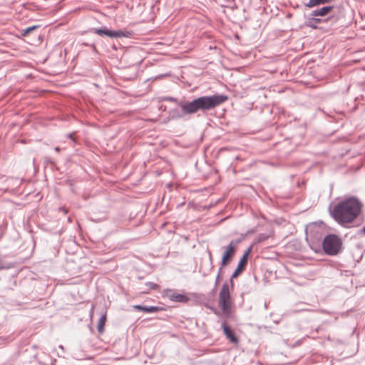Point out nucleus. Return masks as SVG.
<instances>
[{
	"mask_svg": "<svg viewBox=\"0 0 365 365\" xmlns=\"http://www.w3.org/2000/svg\"><path fill=\"white\" fill-rule=\"evenodd\" d=\"M227 100V96L222 94H215L212 96H203L187 101L186 109L190 115L194 114L199 110L207 111L215 108Z\"/></svg>",
	"mask_w": 365,
	"mask_h": 365,
	"instance_id": "nucleus-2",
	"label": "nucleus"
},
{
	"mask_svg": "<svg viewBox=\"0 0 365 365\" xmlns=\"http://www.w3.org/2000/svg\"><path fill=\"white\" fill-rule=\"evenodd\" d=\"M220 279V276H219V274H217V277H216V279H215V287H217L218 285Z\"/></svg>",
	"mask_w": 365,
	"mask_h": 365,
	"instance_id": "nucleus-19",
	"label": "nucleus"
},
{
	"mask_svg": "<svg viewBox=\"0 0 365 365\" xmlns=\"http://www.w3.org/2000/svg\"><path fill=\"white\" fill-rule=\"evenodd\" d=\"M106 321V314L101 315L98 323V331L100 334H102L104 331V326Z\"/></svg>",
	"mask_w": 365,
	"mask_h": 365,
	"instance_id": "nucleus-14",
	"label": "nucleus"
},
{
	"mask_svg": "<svg viewBox=\"0 0 365 365\" xmlns=\"http://www.w3.org/2000/svg\"><path fill=\"white\" fill-rule=\"evenodd\" d=\"M309 19H310V21H311L314 22L315 24H320V23H322V21H327V19H320V18H317V16H310V17H309Z\"/></svg>",
	"mask_w": 365,
	"mask_h": 365,
	"instance_id": "nucleus-16",
	"label": "nucleus"
},
{
	"mask_svg": "<svg viewBox=\"0 0 365 365\" xmlns=\"http://www.w3.org/2000/svg\"><path fill=\"white\" fill-rule=\"evenodd\" d=\"M362 204L358 198L351 197L336 204L330 215L339 225L345 226L356 219L361 213Z\"/></svg>",
	"mask_w": 365,
	"mask_h": 365,
	"instance_id": "nucleus-1",
	"label": "nucleus"
},
{
	"mask_svg": "<svg viewBox=\"0 0 365 365\" xmlns=\"http://www.w3.org/2000/svg\"><path fill=\"white\" fill-rule=\"evenodd\" d=\"M59 348H60V349H63V346L60 345V346H59Z\"/></svg>",
	"mask_w": 365,
	"mask_h": 365,
	"instance_id": "nucleus-27",
	"label": "nucleus"
},
{
	"mask_svg": "<svg viewBox=\"0 0 365 365\" xmlns=\"http://www.w3.org/2000/svg\"><path fill=\"white\" fill-rule=\"evenodd\" d=\"M165 108H166V107H165V106H164V107H163V106H160V110H165Z\"/></svg>",
	"mask_w": 365,
	"mask_h": 365,
	"instance_id": "nucleus-24",
	"label": "nucleus"
},
{
	"mask_svg": "<svg viewBox=\"0 0 365 365\" xmlns=\"http://www.w3.org/2000/svg\"><path fill=\"white\" fill-rule=\"evenodd\" d=\"M250 250H251V247H249L245 252L244 255H242V258L240 259V260L238 263V265H237L236 269L232 273V274L230 279V283L231 287H233V286H234L233 279L237 277L245 269V267L247 263V257H248V255H250Z\"/></svg>",
	"mask_w": 365,
	"mask_h": 365,
	"instance_id": "nucleus-8",
	"label": "nucleus"
},
{
	"mask_svg": "<svg viewBox=\"0 0 365 365\" xmlns=\"http://www.w3.org/2000/svg\"><path fill=\"white\" fill-rule=\"evenodd\" d=\"M361 232L365 234V226L363 227Z\"/></svg>",
	"mask_w": 365,
	"mask_h": 365,
	"instance_id": "nucleus-26",
	"label": "nucleus"
},
{
	"mask_svg": "<svg viewBox=\"0 0 365 365\" xmlns=\"http://www.w3.org/2000/svg\"><path fill=\"white\" fill-rule=\"evenodd\" d=\"M265 238H266V237H259L257 241L261 242V241L264 240Z\"/></svg>",
	"mask_w": 365,
	"mask_h": 365,
	"instance_id": "nucleus-21",
	"label": "nucleus"
},
{
	"mask_svg": "<svg viewBox=\"0 0 365 365\" xmlns=\"http://www.w3.org/2000/svg\"><path fill=\"white\" fill-rule=\"evenodd\" d=\"M179 108H175L170 109L168 112L169 120H178L184 118L185 115H190V113L186 109L187 101L185 100H181L180 102L177 104Z\"/></svg>",
	"mask_w": 365,
	"mask_h": 365,
	"instance_id": "nucleus-7",
	"label": "nucleus"
},
{
	"mask_svg": "<svg viewBox=\"0 0 365 365\" xmlns=\"http://www.w3.org/2000/svg\"><path fill=\"white\" fill-rule=\"evenodd\" d=\"M334 9V6H323L322 8L321 9H315L314 11H312L310 14H309V16H325L326 15H327L331 11H332Z\"/></svg>",
	"mask_w": 365,
	"mask_h": 365,
	"instance_id": "nucleus-12",
	"label": "nucleus"
},
{
	"mask_svg": "<svg viewBox=\"0 0 365 365\" xmlns=\"http://www.w3.org/2000/svg\"><path fill=\"white\" fill-rule=\"evenodd\" d=\"M222 328L227 339L232 343L237 344L239 343V339L235 336L234 331L227 325L225 322L222 324Z\"/></svg>",
	"mask_w": 365,
	"mask_h": 365,
	"instance_id": "nucleus-10",
	"label": "nucleus"
},
{
	"mask_svg": "<svg viewBox=\"0 0 365 365\" xmlns=\"http://www.w3.org/2000/svg\"><path fill=\"white\" fill-rule=\"evenodd\" d=\"M163 101H166L173 102V103H175L176 105L178 104V103L180 102V101H181V100H178V98H176L169 97V96H167V97H164V98H163Z\"/></svg>",
	"mask_w": 365,
	"mask_h": 365,
	"instance_id": "nucleus-17",
	"label": "nucleus"
},
{
	"mask_svg": "<svg viewBox=\"0 0 365 365\" xmlns=\"http://www.w3.org/2000/svg\"><path fill=\"white\" fill-rule=\"evenodd\" d=\"M68 138H71V139L73 138V136H72V134H71H71H68Z\"/></svg>",
	"mask_w": 365,
	"mask_h": 365,
	"instance_id": "nucleus-25",
	"label": "nucleus"
},
{
	"mask_svg": "<svg viewBox=\"0 0 365 365\" xmlns=\"http://www.w3.org/2000/svg\"><path fill=\"white\" fill-rule=\"evenodd\" d=\"M134 308L137 310L142 311L146 313H154L160 309V307L155 306H144V305H135Z\"/></svg>",
	"mask_w": 365,
	"mask_h": 365,
	"instance_id": "nucleus-13",
	"label": "nucleus"
},
{
	"mask_svg": "<svg viewBox=\"0 0 365 365\" xmlns=\"http://www.w3.org/2000/svg\"><path fill=\"white\" fill-rule=\"evenodd\" d=\"M94 33L103 36L106 35L110 38H129L132 36L133 32L128 30H109L106 27L101 29H94Z\"/></svg>",
	"mask_w": 365,
	"mask_h": 365,
	"instance_id": "nucleus-6",
	"label": "nucleus"
},
{
	"mask_svg": "<svg viewBox=\"0 0 365 365\" xmlns=\"http://www.w3.org/2000/svg\"><path fill=\"white\" fill-rule=\"evenodd\" d=\"M341 240L334 234H329L324 237L321 247L324 252L330 256L337 255L341 250Z\"/></svg>",
	"mask_w": 365,
	"mask_h": 365,
	"instance_id": "nucleus-4",
	"label": "nucleus"
},
{
	"mask_svg": "<svg viewBox=\"0 0 365 365\" xmlns=\"http://www.w3.org/2000/svg\"><path fill=\"white\" fill-rule=\"evenodd\" d=\"M308 26L312 29H317V27L315 24H312V21H309Z\"/></svg>",
	"mask_w": 365,
	"mask_h": 365,
	"instance_id": "nucleus-20",
	"label": "nucleus"
},
{
	"mask_svg": "<svg viewBox=\"0 0 365 365\" xmlns=\"http://www.w3.org/2000/svg\"><path fill=\"white\" fill-rule=\"evenodd\" d=\"M230 280L225 282L219 293L218 305L221 308L222 313L228 317L231 313L232 300L230 292Z\"/></svg>",
	"mask_w": 365,
	"mask_h": 365,
	"instance_id": "nucleus-5",
	"label": "nucleus"
},
{
	"mask_svg": "<svg viewBox=\"0 0 365 365\" xmlns=\"http://www.w3.org/2000/svg\"><path fill=\"white\" fill-rule=\"evenodd\" d=\"M146 284H147V285L149 287V288H150V289H155L157 288V287H158L156 284H155V283H153V282H148Z\"/></svg>",
	"mask_w": 365,
	"mask_h": 365,
	"instance_id": "nucleus-18",
	"label": "nucleus"
},
{
	"mask_svg": "<svg viewBox=\"0 0 365 365\" xmlns=\"http://www.w3.org/2000/svg\"><path fill=\"white\" fill-rule=\"evenodd\" d=\"M221 272H222V267H220L218 270L217 274H219V276H220Z\"/></svg>",
	"mask_w": 365,
	"mask_h": 365,
	"instance_id": "nucleus-22",
	"label": "nucleus"
},
{
	"mask_svg": "<svg viewBox=\"0 0 365 365\" xmlns=\"http://www.w3.org/2000/svg\"><path fill=\"white\" fill-rule=\"evenodd\" d=\"M236 242L232 241L226 247L221 260V267L226 266L235 255Z\"/></svg>",
	"mask_w": 365,
	"mask_h": 365,
	"instance_id": "nucleus-9",
	"label": "nucleus"
},
{
	"mask_svg": "<svg viewBox=\"0 0 365 365\" xmlns=\"http://www.w3.org/2000/svg\"><path fill=\"white\" fill-rule=\"evenodd\" d=\"M55 150H56V152H59V151H60V148H59V147H56V148H55Z\"/></svg>",
	"mask_w": 365,
	"mask_h": 365,
	"instance_id": "nucleus-23",
	"label": "nucleus"
},
{
	"mask_svg": "<svg viewBox=\"0 0 365 365\" xmlns=\"http://www.w3.org/2000/svg\"><path fill=\"white\" fill-rule=\"evenodd\" d=\"M305 233L306 240L311 249L316 252H318L321 249L322 242L325 237V228L323 225L311 223L307 225Z\"/></svg>",
	"mask_w": 365,
	"mask_h": 365,
	"instance_id": "nucleus-3",
	"label": "nucleus"
},
{
	"mask_svg": "<svg viewBox=\"0 0 365 365\" xmlns=\"http://www.w3.org/2000/svg\"><path fill=\"white\" fill-rule=\"evenodd\" d=\"M168 297L170 300L175 302L187 303L190 300V298L187 295L174 292L168 294Z\"/></svg>",
	"mask_w": 365,
	"mask_h": 365,
	"instance_id": "nucleus-11",
	"label": "nucleus"
},
{
	"mask_svg": "<svg viewBox=\"0 0 365 365\" xmlns=\"http://www.w3.org/2000/svg\"><path fill=\"white\" fill-rule=\"evenodd\" d=\"M38 26H32L30 27H28L21 31V34L24 36H27L29 33H31L32 31L35 30Z\"/></svg>",
	"mask_w": 365,
	"mask_h": 365,
	"instance_id": "nucleus-15",
	"label": "nucleus"
}]
</instances>
